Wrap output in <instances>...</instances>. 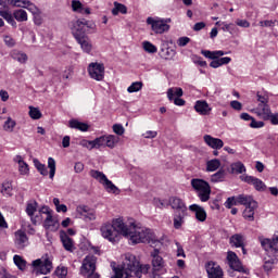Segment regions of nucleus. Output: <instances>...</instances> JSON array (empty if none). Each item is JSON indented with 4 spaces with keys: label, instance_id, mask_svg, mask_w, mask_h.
<instances>
[{
    "label": "nucleus",
    "instance_id": "44",
    "mask_svg": "<svg viewBox=\"0 0 278 278\" xmlns=\"http://www.w3.org/2000/svg\"><path fill=\"white\" fill-rule=\"evenodd\" d=\"M220 168V161L218 159H213L206 163V170L208 173H214Z\"/></svg>",
    "mask_w": 278,
    "mask_h": 278
},
{
    "label": "nucleus",
    "instance_id": "59",
    "mask_svg": "<svg viewBox=\"0 0 278 278\" xmlns=\"http://www.w3.org/2000/svg\"><path fill=\"white\" fill-rule=\"evenodd\" d=\"M34 16V23L35 25H37L38 27H40V25H42L43 20H42V12L39 11L37 14L33 15Z\"/></svg>",
    "mask_w": 278,
    "mask_h": 278
},
{
    "label": "nucleus",
    "instance_id": "33",
    "mask_svg": "<svg viewBox=\"0 0 278 278\" xmlns=\"http://www.w3.org/2000/svg\"><path fill=\"white\" fill-rule=\"evenodd\" d=\"M76 40H77L78 45H80V47L85 53H90V51H92V42L90 41V39H88V36L80 37Z\"/></svg>",
    "mask_w": 278,
    "mask_h": 278
},
{
    "label": "nucleus",
    "instance_id": "31",
    "mask_svg": "<svg viewBox=\"0 0 278 278\" xmlns=\"http://www.w3.org/2000/svg\"><path fill=\"white\" fill-rule=\"evenodd\" d=\"M229 242L236 249H240L244 247V236L241 233L232 235L229 239Z\"/></svg>",
    "mask_w": 278,
    "mask_h": 278
},
{
    "label": "nucleus",
    "instance_id": "39",
    "mask_svg": "<svg viewBox=\"0 0 278 278\" xmlns=\"http://www.w3.org/2000/svg\"><path fill=\"white\" fill-rule=\"evenodd\" d=\"M121 141V138L118 136L114 135H108L105 136V144L109 149H114Z\"/></svg>",
    "mask_w": 278,
    "mask_h": 278
},
{
    "label": "nucleus",
    "instance_id": "56",
    "mask_svg": "<svg viewBox=\"0 0 278 278\" xmlns=\"http://www.w3.org/2000/svg\"><path fill=\"white\" fill-rule=\"evenodd\" d=\"M3 40H4V45H7V47L12 48L16 45V40H14V38H12V36H10V35H4Z\"/></svg>",
    "mask_w": 278,
    "mask_h": 278
},
{
    "label": "nucleus",
    "instance_id": "26",
    "mask_svg": "<svg viewBox=\"0 0 278 278\" xmlns=\"http://www.w3.org/2000/svg\"><path fill=\"white\" fill-rule=\"evenodd\" d=\"M271 112L273 111L270 110L269 104H257V108L254 109V114H256V116H258L263 121H266Z\"/></svg>",
    "mask_w": 278,
    "mask_h": 278
},
{
    "label": "nucleus",
    "instance_id": "25",
    "mask_svg": "<svg viewBox=\"0 0 278 278\" xmlns=\"http://www.w3.org/2000/svg\"><path fill=\"white\" fill-rule=\"evenodd\" d=\"M204 142L207 144V147H211V149H223L225 147V142H223L222 139L214 138L211 135H205L204 137Z\"/></svg>",
    "mask_w": 278,
    "mask_h": 278
},
{
    "label": "nucleus",
    "instance_id": "35",
    "mask_svg": "<svg viewBox=\"0 0 278 278\" xmlns=\"http://www.w3.org/2000/svg\"><path fill=\"white\" fill-rule=\"evenodd\" d=\"M13 18H15V21H17V23H25V22H27V20H28L27 11L23 10V9L15 10L13 12Z\"/></svg>",
    "mask_w": 278,
    "mask_h": 278
},
{
    "label": "nucleus",
    "instance_id": "62",
    "mask_svg": "<svg viewBox=\"0 0 278 278\" xmlns=\"http://www.w3.org/2000/svg\"><path fill=\"white\" fill-rule=\"evenodd\" d=\"M276 23H277V21L266 20V21H261L260 26L261 27H275Z\"/></svg>",
    "mask_w": 278,
    "mask_h": 278
},
{
    "label": "nucleus",
    "instance_id": "23",
    "mask_svg": "<svg viewBox=\"0 0 278 278\" xmlns=\"http://www.w3.org/2000/svg\"><path fill=\"white\" fill-rule=\"evenodd\" d=\"M194 110L201 116H210L212 112V108H210V104L205 100H198L194 104Z\"/></svg>",
    "mask_w": 278,
    "mask_h": 278
},
{
    "label": "nucleus",
    "instance_id": "36",
    "mask_svg": "<svg viewBox=\"0 0 278 278\" xmlns=\"http://www.w3.org/2000/svg\"><path fill=\"white\" fill-rule=\"evenodd\" d=\"M232 175H242V173H247V167L242 162H236L230 165Z\"/></svg>",
    "mask_w": 278,
    "mask_h": 278
},
{
    "label": "nucleus",
    "instance_id": "34",
    "mask_svg": "<svg viewBox=\"0 0 278 278\" xmlns=\"http://www.w3.org/2000/svg\"><path fill=\"white\" fill-rule=\"evenodd\" d=\"M89 144L90 150L92 149H101V147H106L105 144V136H101L99 138H96L92 141L87 142Z\"/></svg>",
    "mask_w": 278,
    "mask_h": 278
},
{
    "label": "nucleus",
    "instance_id": "9",
    "mask_svg": "<svg viewBox=\"0 0 278 278\" xmlns=\"http://www.w3.org/2000/svg\"><path fill=\"white\" fill-rule=\"evenodd\" d=\"M5 1H8L9 5H14L15 8H26L33 16L40 12V9L27 0H0V5H2V8L8 5Z\"/></svg>",
    "mask_w": 278,
    "mask_h": 278
},
{
    "label": "nucleus",
    "instance_id": "12",
    "mask_svg": "<svg viewBox=\"0 0 278 278\" xmlns=\"http://www.w3.org/2000/svg\"><path fill=\"white\" fill-rule=\"evenodd\" d=\"M258 240L265 251L273 253L276 258L278 257V235H275L273 239L260 237Z\"/></svg>",
    "mask_w": 278,
    "mask_h": 278
},
{
    "label": "nucleus",
    "instance_id": "4",
    "mask_svg": "<svg viewBox=\"0 0 278 278\" xmlns=\"http://www.w3.org/2000/svg\"><path fill=\"white\" fill-rule=\"evenodd\" d=\"M168 204L172 210H174V227L176 229H181L185 223V218L188 216V206L186 202L177 197L169 198Z\"/></svg>",
    "mask_w": 278,
    "mask_h": 278
},
{
    "label": "nucleus",
    "instance_id": "38",
    "mask_svg": "<svg viewBox=\"0 0 278 278\" xmlns=\"http://www.w3.org/2000/svg\"><path fill=\"white\" fill-rule=\"evenodd\" d=\"M278 257L276 258L275 256L267 255L264 257V265L263 268L267 273L275 266Z\"/></svg>",
    "mask_w": 278,
    "mask_h": 278
},
{
    "label": "nucleus",
    "instance_id": "45",
    "mask_svg": "<svg viewBox=\"0 0 278 278\" xmlns=\"http://www.w3.org/2000/svg\"><path fill=\"white\" fill-rule=\"evenodd\" d=\"M175 55H177V52L172 48H165L161 51V58H163V60H173Z\"/></svg>",
    "mask_w": 278,
    "mask_h": 278
},
{
    "label": "nucleus",
    "instance_id": "24",
    "mask_svg": "<svg viewBox=\"0 0 278 278\" xmlns=\"http://www.w3.org/2000/svg\"><path fill=\"white\" fill-rule=\"evenodd\" d=\"M29 244V238H27V233L23 230H17L15 232V245L17 249H24Z\"/></svg>",
    "mask_w": 278,
    "mask_h": 278
},
{
    "label": "nucleus",
    "instance_id": "2",
    "mask_svg": "<svg viewBox=\"0 0 278 278\" xmlns=\"http://www.w3.org/2000/svg\"><path fill=\"white\" fill-rule=\"evenodd\" d=\"M127 224L123 223V219L117 218L112 222V224H103L100 228L102 237L105 238V240H109V242H117L118 241V235L127 236L126 230Z\"/></svg>",
    "mask_w": 278,
    "mask_h": 278
},
{
    "label": "nucleus",
    "instance_id": "16",
    "mask_svg": "<svg viewBox=\"0 0 278 278\" xmlns=\"http://www.w3.org/2000/svg\"><path fill=\"white\" fill-rule=\"evenodd\" d=\"M227 260L232 270L247 274V269H244V266H242V263L240 262V258H238V254H236V252L229 251L227 254Z\"/></svg>",
    "mask_w": 278,
    "mask_h": 278
},
{
    "label": "nucleus",
    "instance_id": "5",
    "mask_svg": "<svg viewBox=\"0 0 278 278\" xmlns=\"http://www.w3.org/2000/svg\"><path fill=\"white\" fill-rule=\"evenodd\" d=\"M191 186L193 190H195L200 201H202V203H207L210 194H212V187H210V182L203 179L193 178L191 179Z\"/></svg>",
    "mask_w": 278,
    "mask_h": 278
},
{
    "label": "nucleus",
    "instance_id": "3",
    "mask_svg": "<svg viewBox=\"0 0 278 278\" xmlns=\"http://www.w3.org/2000/svg\"><path fill=\"white\" fill-rule=\"evenodd\" d=\"M124 237L129 238L132 244L151 243L153 240V233L150 229L138 227L134 223L126 224V236Z\"/></svg>",
    "mask_w": 278,
    "mask_h": 278
},
{
    "label": "nucleus",
    "instance_id": "28",
    "mask_svg": "<svg viewBox=\"0 0 278 278\" xmlns=\"http://www.w3.org/2000/svg\"><path fill=\"white\" fill-rule=\"evenodd\" d=\"M60 238L65 251L73 253V251H75V244L73 243V239H71V237H68L66 232H61Z\"/></svg>",
    "mask_w": 278,
    "mask_h": 278
},
{
    "label": "nucleus",
    "instance_id": "30",
    "mask_svg": "<svg viewBox=\"0 0 278 278\" xmlns=\"http://www.w3.org/2000/svg\"><path fill=\"white\" fill-rule=\"evenodd\" d=\"M38 211V202L30 201L26 204V214L30 217V220L34 225H36V218H34V214Z\"/></svg>",
    "mask_w": 278,
    "mask_h": 278
},
{
    "label": "nucleus",
    "instance_id": "61",
    "mask_svg": "<svg viewBox=\"0 0 278 278\" xmlns=\"http://www.w3.org/2000/svg\"><path fill=\"white\" fill-rule=\"evenodd\" d=\"M250 127H252V129H261V127H264V122H257L252 117Z\"/></svg>",
    "mask_w": 278,
    "mask_h": 278
},
{
    "label": "nucleus",
    "instance_id": "53",
    "mask_svg": "<svg viewBox=\"0 0 278 278\" xmlns=\"http://www.w3.org/2000/svg\"><path fill=\"white\" fill-rule=\"evenodd\" d=\"M256 101L258 102V105H266L268 104L269 98L268 94H262L261 92L256 93Z\"/></svg>",
    "mask_w": 278,
    "mask_h": 278
},
{
    "label": "nucleus",
    "instance_id": "54",
    "mask_svg": "<svg viewBox=\"0 0 278 278\" xmlns=\"http://www.w3.org/2000/svg\"><path fill=\"white\" fill-rule=\"evenodd\" d=\"M48 168H50V179L55 177V160L53 157L48 159Z\"/></svg>",
    "mask_w": 278,
    "mask_h": 278
},
{
    "label": "nucleus",
    "instance_id": "63",
    "mask_svg": "<svg viewBox=\"0 0 278 278\" xmlns=\"http://www.w3.org/2000/svg\"><path fill=\"white\" fill-rule=\"evenodd\" d=\"M142 136H143V138H147V139L157 138V131L148 130V131L143 132Z\"/></svg>",
    "mask_w": 278,
    "mask_h": 278
},
{
    "label": "nucleus",
    "instance_id": "52",
    "mask_svg": "<svg viewBox=\"0 0 278 278\" xmlns=\"http://www.w3.org/2000/svg\"><path fill=\"white\" fill-rule=\"evenodd\" d=\"M143 49L147 53H157V47L151 43V41H143Z\"/></svg>",
    "mask_w": 278,
    "mask_h": 278
},
{
    "label": "nucleus",
    "instance_id": "22",
    "mask_svg": "<svg viewBox=\"0 0 278 278\" xmlns=\"http://www.w3.org/2000/svg\"><path fill=\"white\" fill-rule=\"evenodd\" d=\"M190 212H194L197 220L199 223H205L207 220V212H205V208L199 204H191L189 206Z\"/></svg>",
    "mask_w": 278,
    "mask_h": 278
},
{
    "label": "nucleus",
    "instance_id": "32",
    "mask_svg": "<svg viewBox=\"0 0 278 278\" xmlns=\"http://www.w3.org/2000/svg\"><path fill=\"white\" fill-rule=\"evenodd\" d=\"M11 58L12 60H15V62H18L20 64H27L28 56L25 52L13 50L11 52Z\"/></svg>",
    "mask_w": 278,
    "mask_h": 278
},
{
    "label": "nucleus",
    "instance_id": "10",
    "mask_svg": "<svg viewBox=\"0 0 278 278\" xmlns=\"http://www.w3.org/2000/svg\"><path fill=\"white\" fill-rule=\"evenodd\" d=\"M89 77L96 81H103L105 78V66L102 63H90L88 66Z\"/></svg>",
    "mask_w": 278,
    "mask_h": 278
},
{
    "label": "nucleus",
    "instance_id": "47",
    "mask_svg": "<svg viewBox=\"0 0 278 278\" xmlns=\"http://www.w3.org/2000/svg\"><path fill=\"white\" fill-rule=\"evenodd\" d=\"M34 164H35V168H37V170L40 173V175H42L43 177H47V175H49V170L47 169V166L42 163H40V161H38V159H34Z\"/></svg>",
    "mask_w": 278,
    "mask_h": 278
},
{
    "label": "nucleus",
    "instance_id": "21",
    "mask_svg": "<svg viewBox=\"0 0 278 278\" xmlns=\"http://www.w3.org/2000/svg\"><path fill=\"white\" fill-rule=\"evenodd\" d=\"M235 205H245V207H257V202L253 200V197L247 194H239L236 197Z\"/></svg>",
    "mask_w": 278,
    "mask_h": 278
},
{
    "label": "nucleus",
    "instance_id": "64",
    "mask_svg": "<svg viewBox=\"0 0 278 278\" xmlns=\"http://www.w3.org/2000/svg\"><path fill=\"white\" fill-rule=\"evenodd\" d=\"M188 42H190V38L189 37H180L177 40L178 47H186L188 45Z\"/></svg>",
    "mask_w": 278,
    "mask_h": 278
},
{
    "label": "nucleus",
    "instance_id": "50",
    "mask_svg": "<svg viewBox=\"0 0 278 278\" xmlns=\"http://www.w3.org/2000/svg\"><path fill=\"white\" fill-rule=\"evenodd\" d=\"M72 9H73V12H77L78 14H84V4L79 0H72Z\"/></svg>",
    "mask_w": 278,
    "mask_h": 278
},
{
    "label": "nucleus",
    "instance_id": "6",
    "mask_svg": "<svg viewBox=\"0 0 278 278\" xmlns=\"http://www.w3.org/2000/svg\"><path fill=\"white\" fill-rule=\"evenodd\" d=\"M90 176L93 179H97V181H99V184H102L103 188H104V190H106V192H109L111 194H121V189H118V187H116V185H114V182H112L110 179H108V176H105V174H103L102 172L91 169Z\"/></svg>",
    "mask_w": 278,
    "mask_h": 278
},
{
    "label": "nucleus",
    "instance_id": "29",
    "mask_svg": "<svg viewBox=\"0 0 278 278\" xmlns=\"http://www.w3.org/2000/svg\"><path fill=\"white\" fill-rule=\"evenodd\" d=\"M43 227L48 231H58V227H60V224L55 218H53V215H48L43 222Z\"/></svg>",
    "mask_w": 278,
    "mask_h": 278
},
{
    "label": "nucleus",
    "instance_id": "8",
    "mask_svg": "<svg viewBox=\"0 0 278 278\" xmlns=\"http://www.w3.org/2000/svg\"><path fill=\"white\" fill-rule=\"evenodd\" d=\"M94 273H97V256L89 254L83 260L80 275L88 277L94 275Z\"/></svg>",
    "mask_w": 278,
    "mask_h": 278
},
{
    "label": "nucleus",
    "instance_id": "27",
    "mask_svg": "<svg viewBox=\"0 0 278 278\" xmlns=\"http://www.w3.org/2000/svg\"><path fill=\"white\" fill-rule=\"evenodd\" d=\"M13 162L17 164L20 175H23V176L29 175V165L25 162V160H23V156L16 155L13 159Z\"/></svg>",
    "mask_w": 278,
    "mask_h": 278
},
{
    "label": "nucleus",
    "instance_id": "40",
    "mask_svg": "<svg viewBox=\"0 0 278 278\" xmlns=\"http://www.w3.org/2000/svg\"><path fill=\"white\" fill-rule=\"evenodd\" d=\"M70 127L72 129H78L79 131H88V124L81 123L76 119L70 121Z\"/></svg>",
    "mask_w": 278,
    "mask_h": 278
},
{
    "label": "nucleus",
    "instance_id": "19",
    "mask_svg": "<svg viewBox=\"0 0 278 278\" xmlns=\"http://www.w3.org/2000/svg\"><path fill=\"white\" fill-rule=\"evenodd\" d=\"M77 214L84 218V220H97V212L94 208H90L86 205H79L76 207Z\"/></svg>",
    "mask_w": 278,
    "mask_h": 278
},
{
    "label": "nucleus",
    "instance_id": "14",
    "mask_svg": "<svg viewBox=\"0 0 278 278\" xmlns=\"http://www.w3.org/2000/svg\"><path fill=\"white\" fill-rule=\"evenodd\" d=\"M202 55H204V58H208V60H213L210 63V66L212 68H218L220 65V61L218 60L219 58H223V55H227V52H224L222 50L218 51H210V50H202Z\"/></svg>",
    "mask_w": 278,
    "mask_h": 278
},
{
    "label": "nucleus",
    "instance_id": "20",
    "mask_svg": "<svg viewBox=\"0 0 278 278\" xmlns=\"http://www.w3.org/2000/svg\"><path fill=\"white\" fill-rule=\"evenodd\" d=\"M150 256L152 257V268L154 273H160L164 268V258L160 255V250L154 249Z\"/></svg>",
    "mask_w": 278,
    "mask_h": 278
},
{
    "label": "nucleus",
    "instance_id": "7",
    "mask_svg": "<svg viewBox=\"0 0 278 278\" xmlns=\"http://www.w3.org/2000/svg\"><path fill=\"white\" fill-rule=\"evenodd\" d=\"M93 24L90 23L88 20H77L74 22L72 34L74 38L77 40L79 38L87 37L86 34L92 29Z\"/></svg>",
    "mask_w": 278,
    "mask_h": 278
},
{
    "label": "nucleus",
    "instance_id": "17",
    "mask_svg": "<svg viewBox=\"0 0 278 278\" xmlns=\"http://www.w3.org/2000/svg\"><path fill=\"white\" fill-rule=\"evenodd\" d=\"M240 179L241 181H244L245 184H250V186H253L255 190H257V192H264V190H266V184H264V181H262L260 178L241 175Z\"/></svg>",
    "mask_w": 278,
    "mask_h": 278
},
{
    "label": "nucleus",
    "instance_id": "57",
    "mask_svg": "<svg viewBox=\"0 0 278 278\" xmlns=\"http://www.w3.org/2000/svg\"><path fill=\"white\" fill-rule=\"evenodd\" d=\"M56 277L64 278L68 275V269L66 267H58L55 269Z\"/></svg>",
    "mask_w": 278,
    "mask_h": 278
},
{
    "label": "nucleus",
    "instance_id": "60",
    "mask_svg": "<svg viewBox=\"0 0 278 278\" xmlns=\"http://www.w3.org/2000/svg\"><path fill=\"white\" fill-rule=\"evenodd\" d=\"M265 121H269L273 125H278V113H271Z\"/></svg>",
    "mask_w": 278,
    "mask_h": 278
},
{
    "label": "nucleus",
    "instance_id": "41",
    "mask_svg": "<svg viewBox=\"0 0 278 278\" xmlns=\"http://www.w3.org/2000/svg\"><path fill=\"white\" fill-rule=\"evenodd\" d=\"M2 127L4 131L12 134L16 127V121L12 117H8Z\"/></svg>",
    "mask_w": 278,
    "mask_h": 278
},
{
    "label": "nucleus",
    "instance_id": "55",
    "mask_svg": "<svg viewBox=\"0 0 278 278\" xmlns=\"http://www.w3.org/2000/svg\"><path fill=\"white\" fill-rule=\"evenodd\" d=\"M223 179H225V170H218L211 177V181H213V184L223 181Z\"/></svg>",
    "mask_w": 278,
    "mask_h": 278
},
{
    "label": "nucleus",
    "instance_id": "15",
    "mask_svg": "<svg viewBox=\"0 0 278 278\" xmlns=\"http://www.w3.org/2000/svg\"><path fill=\"white\" fill-rule=\"evenodd\" d=\"M180 97H184V89L173 87L167 90V98L169 101H174L175 105H186V100L181 99Z\"/></svg>",
    "mask_w": 278,
    "mask_h": 278
},
{
    "label": "nucleus",
    "instance_id": "49",
    "mask_svg": "<svg viewBox=\"0 0 278 278\" xmlns=\"http://www.w3.org/2000/svg\"><path fill=\"white\" fill-rule=\"evenodd\" d=\"M29 116L34 121H39V118H42V113L38 108L29 106Z\"/></svg>",
    "mask_w": 278,
    "mask_h": 278
},
{
    "label": "nucleus",
    "instance_id": "58",
    "mask_svg": "<svg viewBox=\"0 0 278 278\" xmlns=\"http://www.w3.org/2000/svg\"><path fill=\"white\" fill-rule=\"evenodd\" d=\"M113 131L116 136H123V134H125V128L121 124H114Z\"/></svg>",
    "mask_w": 278,
    "mask_h": 278
},
{
    "label": "nucleus",
    "instance_id": "48",
    "mask_svg": "<svg viewBox=\"0 0 278 278\" xmlns=\"http://www.w3.org/2000/svg\"><path fill=\"white\" fill-rule=\"evenodd\" d=\"M1 193L4 197H12V181H4L2 184Z\"/></svg>",
    "mask_w": 278,
    "mask_h": 278
},
{
    "label": "nucleus",
    "instance_id": "18",
    "mask_svg": "<svg viewBox=\"0 0 278 278\" xmlns=\"http://www.w3.org/2000/svg\"><path fill=\"white\" fill-rule=\"evenodd\" d=\"M208 278H223V268L216 262L210 261L205 264Z\"/></svg>",
    "mask_w": 278,
    "mask_h": 278
},
{
    "label": "nucleus",
    "instance_id": "46",
    "mask_svg": "<svg viewBox=\"0 0 278 278\" xmlns=\"http://www.w3.org/2000/svg\"><path fill=\"white\" fill-rule=\"evenodd\" d=\"M13 261L20 270H25V268H27V261H25L21 255H14Z\"/></svg>",
    "mask_w": 278,
    "mask_h": 278
},
{
    "label": "nucleus",
    "instance_id": "11",
    "mask_svg": "<svg viewBox=\"0 0 278 278\" xmlns=\"http://www.w3.org/2000/svg\"><path fill=\"white\" fill-rule=\"evenodd\" d=\"M147 24L151 26V29L154 31V34H164L170 29V25L166 24L164 20L159 17H148Z\"/></svg>",
    "mask_w": 278,
    "mask_h": 278
},
{
    "label": "nucleus",
    "instance_id": "42",
    "mask_svg": "<svg viewBox=\"0 0 278 278\" xmlns=\"http://www.w3.org/2000/svg\"><path fill=\"white\" fill-rule=\"evenodd\" d=\"M0 16L4 18V21L8 22L9 25H12V27H16V21H14V16L12 15V13L0 9Z\"/></svg>",
    "mask_w": 278,
    "mask_h": 278
},
{
    "label": "nucleus",
    "instance_id": "43",
    "mask_svg": "<svg viewBox=\"0 0 278 278\" xmlns=\"http://www.w3.org/2000/svg\"><path fill=\"white\" fill-rule=\"evenodd\" d=\"M113 16H118V14H127V7L125 4L114 2V8L112 9Z\"/></svg>",
    "mask_w": 278,
    "mask_h": 278
},
{
    "label": "nucleus",
    "instance_id": "1",
    "mask_svg": "<svg viewBox=\"0 0 278 278\" xmlns=\"http://www.w3.org/2000/svg\"><path fill=\"white\" fill-rule=\"evenodd\" d=\"M150 265H140V261L134 254H125L123 264L114 268L115 275L112 278H142V275L149 273Z\"/></svg>",
    "mask_w": 278,
    "mask_h": 278
},
{
    "label": "nucleus",
    "instance_id": "51",
    "mask_svg": "<svg viewBox=\"0 0 278 278\" xmlns=\"http://www.w3.org/2000/svg\"><path fill=\"white\" fill-rule=\"evenodd\" d=\"M142 90V81H135L128 88L127 92H140Z\"/></svg>",
    "mask_w": 278,
    "mask_h": 278
},
{
    "label": "nucleus",
    "instance_id": "13",
    "mask_svg": "<svg viewBox=\"0 0 278 278\" xmlns=\"http://www.w3.org/2000/svg\"><path fill=\"white\" fill-rule=\"evenodd\" d=\"M33 267L35 268L34 270L36 275H49V273H51V268H53V265L48 258L45 261L38 258L33 261Z\"/></svg>",
    "mask_w": 278,
    "mask_h": 278
},
{
    "label": "nucleus",
    "instance_id": "37",
    "mask_svg": "<svg viewBox=\"0 0 278 278\" xmlns=\"http://www.w3.org/2000/svg\"><path fill=\"white\" fill-rule=\"evenodd\" d=\"M257 206H245V210L243 211V218H245V220H250L253 222L255 220V210Z\"/></svg>",
    "mask_w": 278,
    "mask_h": 278
}]
</instances>
